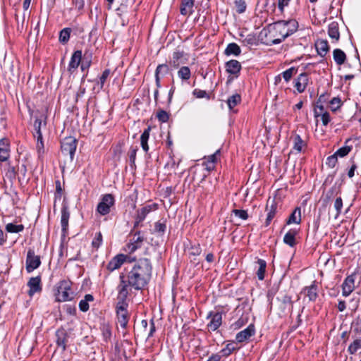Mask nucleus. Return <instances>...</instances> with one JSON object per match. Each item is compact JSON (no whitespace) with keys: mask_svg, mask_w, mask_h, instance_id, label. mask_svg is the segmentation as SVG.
I'll return each instance as SVG.
<instances>
[{"mask_svg":"<svg viewBox=\"0 0 361 361\" xmlns=\"http://www.w3.org/2000/svg\"><path fill=\"white\" fill-rule=\"evenodd\" d=\"M183 51H174L172 57L169 61V66L174 68H178L180 64L184 63L183 61Z\"/></svg>","mask_w":361,"mask_h":361,"instance_id":"bb28decb","label":"nucleus"},{"mask_svg":"<svg viewBox=\"0 0 361 361\" xmlns=\"http://www.w3.org/2000/svg\"><path fill=\"white\" fill-rule=\"evenodd\" d=\"M235 6L238 13H243L246 10V4L244 0H235Z\"/></svg>","mask_w":361,"mask_h":361,"instance_id":"8fccbe9b","label":"nucleus"},{"mask_svg":"<svg viewBox=\"0 0 361 361\" xmlns=\"http://www.w3.org/2000/svg\"><path fill=\"white\" fill-rule=\"evenodd\" d=\"M298 231L294 229L288 231L283 237V243L290 247H294L296 245L295 236Z\"/></svg>","mask_w":361,"mask_h":361,"instance_id":"c756f323","label":"nucleus"},{"mask_svg":"<svg viewBox=\"0 0 361 361\" xmlns=\"http://www.w3.org/2000/svg\"><path fill=\"white\" fill-rule=\"evenodd\" d=\"M257 264L259 265V268L257 271V276L259 280L262 281L265 276L267 262L262 259H259L257 260Z\"/></svg>","mask_w":361,"mask_h":361,"instance_id":"c9c22d12","label":"nucleus"},{"mask_svg":"<svg viewBox=\"0 0 361 361\" xmlns=\"http://www.w3.org/2000/svg\"><path fill=\"white\" fill-rule=\"evenodd\" d=\"M102 336L105 341H108L111 336V329L109 324H103L100 327Z\"/></svg>","mask_w":361,"mask_h":361,"instance_id":"ea45409f","label":"nucleus"},{"mask_svg":"<svg viewBox=\"0 0 361 361\" xmlns=\"http://www.w3.org/2000/svg\"><path fill=\"white\" fill-rule=\"evenodd\" d=\"M152 266L147 258H140L137 260L131 269L128 271L127 279L121 276V282L117 287L118 293H120L121 288L125 286L127 296L129 294V287L135 290H142L149 281L152 276Z\"/></svg>","mask_w":361,"mask_h":361,"instance_id":"f257e3e1","label":"nucleus"},{"mask_svg":"<svg viewBox=\"0 0 361 361\" xmlns=\"http://www.w3.org/2000/svg\"><path fill=\"white\" fill-rule=\"evenodd\" d=\"M71 29L66 27L63 28L59 34V41L63 44H66L70 38Z\"/></svg>","mask_w":361,"mask_h":361,"instance_id":"a18cd8bd","label":"nucleus"},{"mask_svg":"<svg viewBox=\"0 0 361 361\" xmlns=\"http://www.w3.org/2000/svg\"><path fill=\"white\" fill-rule=\"evenodd\" d=\"M226 71L231 75L238 76L241 70V64L237 60H230L225 64Z\"/></svg>","mask_w":361,"mask_h":361,"instance_id":"aec40b11","label":"nucleus"},{"mask_svg":"<svg viewBox=\"0 0 361 361\" xmlns=\"http://www.w3.org/2000/svg\"><path fill=\"white\" fill-rule=\"evenodd\" d=\"M166 226L164 223H161L159 221L156 222L154 224V232L157 233L160 235H163L166 231Z\"/></svg>","mask_w":361,"mask_h":361,"instance_id":"6e6d98bb","label":"nucleus"},{"mask_svg":"<svg viewBox=\"0 0 361 361\" xmlns=\"http://www.w3.org/2000/svg\"><path fill=\"white\" fill-rule=\"evenodd\" d=\"M267 210L268 211V213H267V219L265 221V226H268L270 224L271 221H272V219H274V217L276 215V205L274 202V201H272V203L269 207L268 204L267 205Z\"/></svg>","mask_w":361,"mask_h":361,"instance_id":"f704fd0d","label":"nucleus"},{"mask_svg":"<svg viewBox=\"0 0 361 361\" xmlns=\"http://www.w3.org/2000/svg\"><path fill=\"white\" fill-rule=\"evenodd\" d=\"M247 317H241L233 324L235 329H239L247 323Z\"/></svg>","mask_w":361,"mask_h":361,"instance_id":"338daca9","label":"nucleus"},{"mask_svg":"<svg viewBox=\"0 0 361 361\" xmlns=\"http://www.w3.org/2000/svg\"><path fill=\"white\" fill-rule=\"evenodd\" d=\"M150 130H151V127L150 126H148L144 131L143 133H142L141 136H140V144H141V147L142 148V149L145 152H147L148 150H149V146H148V144H147V142H148V140H149V133H150Z\"/></svg>","mask_w":361,"mask_h":361,"instance_id":"2f4dec72","label":"nucleus"},{"mask_svg":"<svg viewBox=\"0 0 361 361\" xmlns=\"http://www.w3.org/2000/svg\"><path fill=\"white\" fill-rule=\"evenodd\" d=\"M241 102V96L239 94H234L227 99V104L230 110H232L236 105Z\"/></svg>","mask_w":361,"mask_h":361,"instance_id":"58836bf2","label":"nucleus"},{"mask_svg":"<svg viewBox=\"0 0 361 361\" xmlns=\"http://www.w3.org/2000/svg\"><path fill=\"white\" fill-rule=\"evenodd\" d=\"M115 199L111 194H105L99 202L97 211L102 216L108 214L111 212V207L114 206Z\"/></svg>","mask_w":361,"mask_h":361,"instance_id":"1a4fd4ad","label":"nucleus"},{"mask_svg":"<svg viewBox=\"0 0 361 361\" xmlns=\"http://www.w3.org/2000/svg\"><path fill=\"white\" fill-rule=\"evenodd\" d=\"M102 243V235L101 232H98L96 233L95 237L94 238L92 245L93 247L98 249Z\"/></svg>","mask_w":361,"mask_h":361,"instance_id":"603ef678","label":"nucleus"},{"mask_svg":"<svg viewBox=\"0 0 361 361\" xmlns=\"http://www.w3.org/2000/svg\"><path fill=\"white\" fill-rule=\"evenodd\" d=\"M333 58L336 64L342 65L346 60V55L343 51L340 49H335L333 51Z\"/></svg>","mask_w":361,"mask_h":361,"instance_id":"72a5a7b5","label":"nucleus"},{"mask_svg":"<svg viewBox=\"0 0 361 361\" xmlns=\"http://www.w3.org/2000/svg\"><path fill=\"white\" fill-rule=\"evenodd\" d=\"M308 83V75L306 73H301L295 80V87L298 92L302 93L305 91Z\"/></svg>","mask_w":361,"mask_h":361,"instance_id":"412c9836","label":"nucleus"},{"mask_svg":"<svg viewBox=\"0 0 361 361\" xmlns=\"http://www.w3.org/2000/svg\"><path fill=\"white\" fill-rule=\"evenodd\" d=\"M27 286L30 288L28 295L32 296L35 293L42 290L40 276L32 277L27 282Z\"/></svg>","mask_w":361,"mask_h":361,"instance_id":"a211bd4d","label":"nucleus"},{"mask_svg":"<svg viewBox=\"0 0 361 361\" xmlns=\"http://www.w3.org/2000/svg\"><path fill=\"white\" fill-rule=\"evenodd\" d=\"M72 3L80 14H82L85 7V0H72Z\"/></svg>","mask_w":361,"mask_h":361,"instance_id":"13d9d810","label":"nucleus"},{"mask_svg":"<svg viewBox=\"0 0 361 361\" xmlns=\"http://www.w3.org/2000/svg\"><path fill=\"white\" fill-rule=\"evenodd\" d=\"M193 95L197 98H209L208 94L205 90H202L200 89H195L192 92Z\"/></svg>","mask_w":361,"mask_h":361,"instance_id":"052dcab7","label":"nucleus"},{"mask_svg":"<svg viewBox=\"0 0 361 361\" xmlns=\"http://www.w3.org/2000/svg\"><path fill=\"white\" fill-rule=\"evenodd\" d=\"M126 259V256L123 254H119L115 256L107 264V269L113 271L119 269Z\"/></svg>","mask_w":361,"mask_h":361,"instance_id":"6ab92c4d","label":"nucleus"},{"mask_svg":"<svg viewBox=\"0 0 361 361\" xmlns=\"http://www.w3.org/2000/svg\"><path fill=\"white\" fill-rule=\"evenodd\" d=\"M37 137V149L39 154L44 152V142L42 135H41V138L39 136H36Z\"/></svg>","mask_w":361,"mask_h":361,"instance_id":"0e129e2a","label":"nucleus"},{"mask_svg":"<svg viewBox=\"0 0 361 361\" xmlns=\"http://www.w3.org/2000/svg\"><path fill=\"white\" fill-rule=\"evenodd\" d=\"M111 73V71L109 69H105L102 73V75L99 78V80L98 81V84L100 85V89H102L104 83L106 81V79L109 78V75Z\"/></svg>","mask_w":361,"mask_h":361,"instance_id":"de8ad7c7","label":"nucleus"},{"mask_svg":"<svg viewBox=\"0 0 361 361\" xmlns=\"http://www.w3.org/2000/svg\"><path fill=\"white\" fill-rule=\"evenodd\" d=\"M220 155V149L216 150L213 154L204 158L202 165L205 167V170L208 172L215 169V164L217 161L218 157Z\"/></svg>","mask_w":361,"mask_h":361,"instance_id":"2eb2a0df","label":"nucleus"},{"mask_svg":"<svg viewBox=\"0 0 361 361\" xmlns=\"http://www.w3.org/2000/svg\"><path fill=\"white\" fill-rule=\"evenodd\" d=\"M243 42L245 45H252L255 44V38L249 35L243 39Z\"/></svg>","mask_w":361,"mask_h":361,"instance_id":"774afa93","label":"nucleus"},{"mask_svg":"<svg viewBox=\"0 0 361 361\" xmlns=\"http://www.w3.org/2000/svg\"><path fill=\"white\" fill-rule=\"evenodd\" d=\"M301 222V209L300 207H296L289 218L286 221L287 224H300Z\"/></svg>","mask_w":361,"mask_h":361,"instance_id":"7c9ffc66","label":"nucleus"},{"mask_svg":"<svg viewBox=\"0 0 361 361\" xmlns=\"http://www.w3.org/2000/svg\"><path fill=\"white\" fill-rule=\"evenodd\" d=\"M194 6V0H182L180 6V13L183 16L192 14Z\"/></svg>","mask_w":361,"mask_h":361,"instance_id":"c85d7f7f","label":"nucleus"},{"mask_svg":"<svg viewBox=\"0 0 361 361\" xmlns=\"http://www.w3.org/2000/svg\"><path fill=\"white\" fill-rule=\"evenodd\" d=\"M232 212L235 214V216L243 220H247L248 219V214L246 210L233 209Z\"/></svg>","mask_w":361,"mask_h":361,"instance_id":"4d7b16f0","label":"nucleus"},{"mask_svg":"<svg viewBox=\"0 0 361 361\" xmlns=\"http://www.w3.org/2000/svg\"><path fill=\"white\" fill-rule=\"evenodd\" d=\"M255 333L254 324H250L246 329L238 332L235 336V340L238 343H243L247 341Z\"/></svg>","mask_w":361,"mask_h":361,"instance_id":"ddd939ff","label":"nucleus"},{"mask_svg":"<svg viewBox=\"0 0 361 361\" xmlns=\"http://www.w3.org/2000/svg\"><path fill=\"white\" fill-rule=\"evenodd\" d=\"M331 107L332 111L337 110L341 105V101L338 97H334L331 102Z\"/></svg>","mask_w":361,"mask_h":361,"instance_id":"680f3d73","label":"nucleus"},{"mask_svg":"<svg viewBox=\"0 0 361 361\" xmlns=\"http://www.w3.org/2000/svg\"><path fill=\"white\" fill-rule=\"evenodd\" d=\"M157 209L156 204H152L149 205H146L142 207L140 209L137 210L136 217L139 221H144L146 218L147 215L152 212V210H155Z\"/></svg>","mask_w":361,"mask_h":361,"instance_id":"a878e982","label":"nucleus"},{"mask_svg":"<svg viewBox=\"0 0 361 361\" xmlns=\"http://www.w3.org/2000/svg\"><path fill=\"white\" fill-rule=\"evenodd\" d=\"M351 150V147L345 146L339 148L334 154L338 157H343L346 156Z\"/></svg>","mask_w":361,"mask_h":361,"instance_id":"5fc2aeb1","label":"nucleus"},{"mask_svg":"<svg viewBox=\"0 0 361 361\" xmlns=\"http://www.w3.org/2000/svg\"><path fill=\"white\" fill-rule=\"evenodd\" d=\"M201 252H202V249L200 247V245L199 244H197V245H192L190 247V255H193V256H198L201 254Z\"/></svg>","mask_w":361,"mask_h":361,"instance_id":"69168bd1","label":"nucleus"},{"mask_svg":"<svg viewBox=\"0 0 361 361\" xmlns=\"http://www.w3.org/2000/svg\"><path fill=\"white\" fill-rule=\"evenodd\" d=\"M55 183H56V192L54 195V203H56V202L57 200H59V201L61 200V196H62V190H63L61 182L59 180H56Z\"/></svg>","mask_w":361,"mask_h":361,"instance_id":"49530a36","label":"nucleus"},{"mask_svg":"<svg viewBox=\"0 0 361 361\" xmlns=\"http://www.w3.org/2000/svg\"><path fill=\"white\" fill-rule=\"evenodd\" d=\"M24 230L23 224L16 225L13 223L7 224L6 226V231L8 233H20Z\"/></svg>","mask_w":361,"mask_h":361,"instance_id":"a19ab883","label":"nucleus"},{"mask_svg":"<svg viewBox=\"0 0 361 361\" xmlns=\"http://www.w3.org/2000/svg\"><path fill=\"white\" fill-rule=\"evenodd\" d=\"M295 73V70L294 68H290L288 69H287L286 71H283L282 73V76L283 78H284V80L288 82L290 80V78H292L293 73Z\"/></svg>","mask_w":361,"mask_h":361,"instance_id":"bf43d9fd","label":"nucleus"},{"mask_svg":"<svg viewBox=\"0 0 361 361\" xmlns=\"http://www.w3.org/2000/svg\"><path fill=\"white\" fill-rule=\"evenodd\" d=\"M129 242L126 244L125 251L132 254L142 246L144 241V237L141 235L140 231H133L131 230L129 233Z\"/></svg>","mask_w":361,"mask_h":361,"instance_id":"423d86ee","label":"nucleus"},{"mask_svg":"<svg viewBox=\"0 0 361 361\" xmlns=\"http://www.w3.org/2000/svg\"><path fill=\"white\" fill-rule=\"evenodd\" d=\"M328 35L332 40H334L335 42H338L339 40L340 32L338 23L337 22L333 21L329 25Z\"/></svg>","mask_w":361,"mask_h":361,"instance_id":"b1692460","label":"nucleus"},{"mask_svg":"<svg viewBox=\"0 0 361 361\" xmlns=\"http://www.w3.org/2000/svg\"><path fill=\"white\" fill-rule=\"evenodd\" d=\"M318 286L315 281L303 289V293L308 298L310 301H315L318 296Z\"/></svg>","mask_w":361,"mask_h":361,"instance_id":"4be33fe9","label":"nucleus"},{"mask_svg":"<svg viewBox=\"0 0 361 361\" xmlns=\"http://www.w3.org/2000/svg\"><path fill=\"white\" fill-rule=\"evenodd\" d=\"M241 53V49L240 47L236 43H230L227 45L226 49L224 50V54L226 56H238Z\"/></svg>","mask_w":361,"mask_h":361,"instance_id":"473e14b6","label":"nucleus"},{"mask_svg":"<svg viewBox=\"0 0 361 361\" xmlns=\"http://www.w3.org/2000/svg\"><path fill=\"white\" fill-rule=\"evenodd\" d=\"M235 349L236 348L233 343H228L225 348L220 350L219 353L222 357H227L231 355L233 352L235 350Z\"/></svg>","mask_w":361,"mask_h":361,"instance_id":"37998d69","label":"nucleus"},{"mask_svg":"<svg viewBox=\"0 0 361 361\" xmlns=\"http://www.w3.org/2000/svg\"><path fill=\"white\" fill-rule=\"evenodd\" d=\"M41 264L39 256L36 255L35 251L29 249L27 253L25 268L27 273H31L37 269Z\"/></svg>","mask_w":361,"mask_h":361,"instance_id":"9d476101","label":"nucleus"},{"mask_svg":"<svg viewBox=\"0 0 361 361\" xmlns=\"http://www.w3.org/2000/svg\"><path fill=\"white\" fill-rule=\"evenodd\" d=\"M224 313V312L222 310L211 311L208 313L207 319H209V322L207 326L209 331H214L221 326L222 324V315Z\"/></svg>","mask_w":361,"mask_h":361,"instance_id":"6e6552de","label":"nucleus"},{"mask_svg":"<svg viewBox=\"0 0 361 361\" xmlns=\"http://www.w3.org/2000/svg\"><path fill=\"white\" fill-rule=\"evenodd\" d=\"M82 56V51L80 50H77L73 53L68 67V71L70 73H73L78 68L80 64Z\"/></svg>","mask_w":361,"mask_h":361,"instance_id":"f3484780","label":"nucleus"},{"mask_svg":"<svg viewBox=\"0 0 361 361\" xmlns=\"http://www.w3.org/2000/svg\"><path fill=\"white\" fill-rule=\"evenodd\" d=\"M334 207L336 211V218L339 216L343 208V200L341 197H337L335 200Z\"/></svg>","mask_w":361,"mask_h":361,"instance_id":"09e8293b","label":"nucleus"},{"mask_svg":"<svg viewBox=\"0 0 361 361\" xmlns=\"http://www.w3.org/2000/svg\"><path fill=\"white\" fill-rule=\"evenodd\" d=\"M157 118L159 121L165 123L169 119V114L166 111L161 109L157 113Z\"/></svg>","mask_w":361,"mask_h":361,"instance_id":"864d4df0","label":"nucleus"},{"mask_svg":"<svg viewBox=\"0 0 361 361\" xmlns=\"http://www.w3.org/2000/svg\"><path fill=\"white\" fill-rule=\"evenodd\" d=\"M70 218V212L68 211V207L66 204H63L61 209V224L62 227L63 232H66L68 227V220Z\"/></svg>","mask_w":361,"mask_h":361,"instance_id":"393cba45","label":"nucleus"},{"mask_svg":"<svg viewBox=\"0 0 361 361\" xmlns=\"http://www.w3.org/2000/svg\"><path fill=\"white\" fill-rule=\"evenodd\" d=\"M71 286L72 283L69 280L64 279L59 281L56 286V300L58 302L71 300L73 298V292L71 290Z\"/></svg>","mask_w":361,"mask_h":361,"instance_id":"20e7f679","label":"nucleus"},{"mask_svg":"<svg viewBox=\"0 0 361 361\" xmlns=\"http://www.w3.org/2000/svg\"><path fill=\"white\" fill-rule=\"evenodd\" d=\"M317 51L319 56L324 57L329 50L328 42L324 39H319L315 43Z\"/></svg>","mask_w":361,"mask_h":361,"instance_id":"cd10ccee","label":"nucleus"},{"mask_svg":"<svg viewBox=\"0 0 361 361\" xmlns=\"http://www.w3.org/2000/svg\"><path fill=\"white\" fill-rule=\"evenodd\" d=\"M9 143L7 139L0 140V161H5L9 158Z\"/></svg>","mask_w":361,"mask_h":361,"instance_id":"5701e85b","label":"nucleus"},{"mask_svg":"<svg viewBox=\"0 0 361 361\" xmlns=\"http://www.w3.org/2000/svg\"><path fill=\"white\" fill-rule=\"evenodd\" d=\"M361 349V339H355L348 348V352L351 354H355L358 350Z\"/></svg>","mask_w":361,"mask_h":361,"instance_id":"c03bdc74","label":"nucleus"},{"mask_svg":"<svg viewBox=\"0 0 361 361\" xmlns=\"http://www.w3.org/2000/svg\"><path fill=\"white\" fill-rule=\"evenodd\" d=\"M298 23L295 19L278 20L268 25L269 39L266 41L268 45L278 44L286 37L295 32Z\"/></svg>","mask_w":361,"mask_h":361,"instance_id":"f03ea898","label":"nucleus"},{"mask_svg":"<svg viewBox=\"0 0 361 361\" xmlns=\"http://www.w3.org/2000/svg\"><path fill=\"white\" fill-rule=\"evenodd\" d=\"M42 116L38 117L37 116H35V122H34V136H39V138H41V135H42V133L41 132V126H42Z\"/></svg>","mask_w":361,"mask_h":361,"instance_id":"79ce46f5","label":"nucleus"},{"mask_svg":"<svg viewBox=\"0 0 361 361\" xmlns=\"http://www.w3.org/2000/svg\"><path fill=\"white\" fill-rule=\"evenodd\" d=\"M355 274L348 276L342 284V295L348 297L355 289Z\"/></svg>","mask_w":361,"mask_h":361,"instance_id":"9b49d317","label":"nucleus"},{"mask_svg":"<svg viewBox=\"0 0 361 361\" xmlns=\"http://www.w3.org/2000/svg\"><path fill=\"white\" fill-rule=\"evenodd\" d=\"M302 128H299L293 133L290 140L293 142V149L297 153L305 151L307 147V137Z\"/></svg>","mask_w":361,"mask_h":361,"instance_id":"39448f33","label":"nucleus"},{"mask_svg":"<svg viewBox=\"0 0 361 361\" xmlns=\"http://www.w3.org/2000/svg\"><path fill=\"white\" fill-rule=\"evenodd\" d=\"M77 147V140L73 137H66L61 142V152L65 156H69L73 160Z\"/></svg>","mask_w":361,"mask_h":361,"instance_id":"0eeeda50","label":"nucleus"},{"mask_svg":"<svg viewBox=\"0 0 361 361\" xmlns=\"http://www.w3.org/2000/svg\"><path fill=\"white\" fill-rule=\"evenodd\" d=\"M170 67L171 66L169 64L168 65L166 63L159 64L157 66L154 75L157 87H161V78L164 77L169 73Z\"/></svg>","mask_w":361,"mask_h":361,"instance_id":"f8f14e48","label":"nucleus"},{"mask_svg":"<svg viewBox=\"0 0 361 361\" xmlns=\"http://www.w3.org/2000/svg\"><path fill=\"white\" fill-rule=\"evenodd\" d=\"M127 292L125 286H122L120 290V293H118L117 296V304L116 307V316L118 324L120 326L126 329L128 326L130 315L127 310L128 306L127 300Z\"/></svg>","mask_w":361,"mask_h":361,"instance_id":"7ed1b4c3","label":"nucleus"},{"mask_svg":"<svg viewBox=\"0 0 361 361\" xmlns=\"http://www.w3.org/2000/svg\"><path fill=\"white\" fill-rule=\"evenodd\" d=\"M56 342L59 348H61L62 351L66 349V345L68 341V335L64 329H59L56 331Z\"/></svg>","mask_w":361,"mask_h":361,"instance_id":"4468645a","label":"nucleus"},{"mask_svg":"<svg viewBox=\"0 0 361 361\" xmlns=\"http://www.w3.org/2000/svg\"><path fill=\"white\" fill-rule=\"evenodd\" d=\"M337 163V156L334 154L331 156H329L326 159V165H328L331 168H334Z\"/></svg>","mask_w":361,"mask_h":361,"instance_id":"e2e57ef3","label":"nucleus"},{"mask_svg":"<svg viewBox=\"0 0 361 361\" xmlns=\"http://www.w3.org/2000/svg\"><path fill=\"white\" fill-rule=\"evenodd\" d=\"M137 147H130L129 152H128V157H129V161L130 163V166H135V159H136V154L137 151Z\"/></svg>","mask_w":361,"mask_h":361,"instance_id":"3c124183","label":"nucleus"},{"mask_svg":"<svg viewBox=\"0 0 361 361\" xmlns=\"http://www.w3.org/2000/svg\"><path fill=\"white\" fill-rule=\"evenodd\" d=\"M341 192V184L336 183L329 188L324 196L322 197V202L326 205L334 197H336Z\"/></svg>","mask_w":361,"mask_h":361,"instance_id":"dca6fc26","label":"nucleus"},{"mask_svg":"<svg viewBox=\"0 0 361 361\" xmlns=\"http://www.w3.org/2000/svg\"><path fill=\"white\" fill-rule=\"evenodd\" d=\"M80 63V68L82 71L88 70L92 64V54L85 51V53L84 54L83 59L81 60Z\"/></svg>","mask_w":361,"mask_h":361,"instance_id":"4c0bfd02","label":"nucleus"},{"mask_svg":"<svg viewBox=\"0 0 361 361\" xmlns=\"http://www.w3.org/2000/svg\"><path fill=\"white\" fill-rule=\"evenodd\" d=\"M177 75L178 77L182 80V81H187L191 77V71L189 67L182 66L178 71Z\"/></svg>","mask_w":361,"mask_h":361,"instance_id":"e433bc0d","label":"nucleus"}]
</instances>
